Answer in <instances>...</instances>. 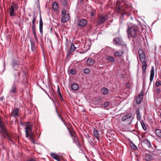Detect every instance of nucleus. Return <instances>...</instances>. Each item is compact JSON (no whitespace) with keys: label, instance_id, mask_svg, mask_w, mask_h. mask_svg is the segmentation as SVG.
<instances>
[{"label":"nucleus","instance_id":"nucleus-35","mask_svg":"<svg viewBox=\"0 0 161 161\" xmlns=\"http://www.w3.org/2000/svg\"><path fill=\"white\" fill-rule=\"evenodd\" d=\"M154 76V69L153 67H152V80H153Z\"/></svg>","mask_w":161,"mask_h":161},{"label":"nucleus","instance_id":"nucleus-38","mask_svg":"<svg viewBox=\"0 0 161 161\" xmlns=\"http://www.w3.org/2000/svg\"><path fill=\"white\" fill-rule=\"evenodd\" d=\"M155 85L156 86H158L159 85L161 86V81H158L156 82Z\"/></svg>","mask_w":161,"mask_h":161},{"label":"nucleus","instance_id":"nucleus-45","mask_svg":"<svg viewBox=\"0 0 161 161\" xmlns=\"http://www.w3.org/2000/svg\"><path fill=\"white\" fill-rule=\"evenodd\" d=\"M95 14V13L93 12H91V16H93Z\"/></svg>","mask_w":161,"mask_h":161},{"label":"nucleus","instance_id":"nucleus-32","mask_svg":"<svg viewBox=\"0 0 161 161\" xmlns=\"http://www.w3.org/2000/svg\"><path fill=\"white\" fill-rule=\"evenodd\" d=\"M84 73L86 74H89L90 72V70L89 69L86 68L84 70Z\"/></svg>","mask_w":161,"mask_h":161},{"label":"nucleus","instance_id":"nucleus-52","mask_svg":"<svg viewBox=\"0 0 161 161\" xmlns=\"http://www.w3.org/2000/svg\"><path fill=\"white\" fill-rule=\"evenodd\" d=\"M160 117H161V113L160 114Z\"/></svg>","mask_w":161,"mask_h":161},{"label":"nucleus","instance_id":"nucleus-19","mask_svg":"<svg viewBox=\"0 0 161 161\" xmlns=\"http://www.w3.org/2000/svg\"><path fill=\"white\" fill-rule=\"evenodd\" d=\"M58 3L54 2L53 3L52 5V9L54 11H56L58 10Z\"/></svg>","mask_w":161,"mask_h":161},{"label":"nucleus","instance_id":"nucleus-43","mask_svg":"<svg viewBox=\"0 0 161 161\" xmlns=\"http://www.w3.org/2000/svg\"><path fill=\"white\" fill-rule=\"evenodd\" d=\"M59 97L60 99L61 100V101H64V99L62 95L61 96H59Z\"/></svg>","mask_w":161,"mask_h":161},{"label":"nucleus","instance_id":"nucleus-47","mask_svg":"<svg viewBox=\"0 0 161 161\" xmlns=\"http://www.w3.org/2000/svg\"><path fill=\"white\" fill-rule=\"evenodd\" d=\"M27 161H36L35 159H31L28 160Z\"/></svg>","mask_w":161,"mask_h":161},{"label":"nucleus","instance_id":"nucleus-25","mask_svg":"<svg viewBox=\"0 0 161 161\" xmlns=\"http://www.w3.org/2000/svg\"><path fill=\"white\" fill-rule=\"evenodd\" d=\"M101 92L104 95H107L108 93V89L105 87L103 88L101 90Z\"/></svg>","mask_w":161,"mask_h":161},{"label":"nucleus","instance_id":"nucleus-3","mask_svg":"<svg viewBox=\"0 0 161 161\" xmlns=\"http://www.w3.org/2000/svg\"><path fill=\"white\" fill-rule=\"evenodd\" d=\"M18 5L14 2L11 3V6L9 8V15L10 16H12L15 15L14 11H16L18 8Z\"/></svg>","mask_w":161,"mask_h":161},{"label":"nucleus","instance_id":"nucleus-15","mask_svg":"<svg viewBox=\"0 0 161 161\" xmlns=\"http://www.w3.org/2000/svg\"><path fill=\"white\" fill-rule=\"evenodd\" d=\"M69 15L68 14H65L63 15L61 21L63 23L67 22L69 19Z\"/></svg>","mask_w":161,"mask_h":161},{"label":"nucleus","instance_id":"nucleus-8","mask_svg":"<svg viewBox=\"0 0 161 161\" xmlns=\"http://www.w3.org/2000/svg\"><path fill=\"white\" fill-rule=\"evenodd\" d=\"M143 93L142 90L141 93L138 94L135 99L136 103L137 104H139L141 103L143 99Z\"/></svg>","mask_w":161,"mask_h":161},{"label":"nucleus","instance_id":"nucleus-10","mask_svg":"<svg viewBox=\"0 0 161 161\" xmlns=\"http://www.w3.org/2000/svg\"><path fill=\"white\" fill-rule=\"evenodd\" d=\"M138 54L141 61L145 60L146 58L145 53L142 49L140 48L139 49Z\"/></svg>","mask_w":161,"mask_h":161},{"label":"nucleus","instance_id":"nucleus-9","mask_svg":"<svg viewBox=\"0 0 161 161\" xmlns=\"http://www.w3.org/2000/svg\"><path fill=\"white\" fill-rule=\"evenodd\" d=\"M19 110L18 108H14L11 113V115L14 118H17L19 116Z\"/></svg>","mask_w":161,"mask_h":161},{"label":"nucleus","instance_id":"nucleus-21","mask_svg":"<svg viewBox=\"0 0 161 161\" xmlns=\"http://www.w3.org/2000/svg\"><path fill=\"white\" fill-rule=\"evenodd\" d=\"M31 50L32 51H35L36 49L35 43L33 41V40H30Z\"/></svg>","mask_w":161,"mask_h":161},{"label":"nucleus","instance_id":"nucleus-36","mask_svg":"<svg viewBox=\"0 0 161 161\" xmlns=\"http://www.w3.org/2000/svg\"><path fill=\"white\" fill-rule=\"evenodd\" d=\"M56 113H57V115L58 116V117L62 121V122H64V119H63V118H62L60 116V115L59 114H58V111H57V108H56Z\"/></svg>","mask_w":161,"mask_h":161},{"label":"nucleus","instance_id":"nucleus-37","mask_svg":"<svg viewBox=\"0 0 161 161\" xmlns=\"http://www.w3.org/2000/svg\"><path fill=\"white\" fill-rule=\"evenodd\" d=\"M109 104V103L108 102H106L104 103L103 104V106L104 107L106 108L107 107Z\"/></svg>","mask_w":161,"mask_h":161},{"label":"nucleus","instance_id":"nucleus-31","mask_svg":"<svg viewBox=\"0 0 161 161\" xmlns=\"http://www.w3.org/2000/svg\"><path fill=\"white\" fill-rule=\"evenodd\" d=\"M137 118L138 120H140L141 119V116L140 114L139 110L138 109L136 111Z\"/></svg>","mask_w":161,"mask_h":161},{"label":"nucleus","instance_id":"nucleus-51","mask_svg":"<svg viewBox=\"0 0 161 161\" xmlns=\"http://www.w3.org/2000/svg\"><path fill=\"white\" fill-rule=\"evenodd\" d=\"M83 0H80V1L81 2H82Z\"/></svg>","mask_w":161,"mask_h":161},{"label":"nucleus","instance_id":"nucleus-24","mask_svg":"<svg viewBox=\"0 0 161 161\" xmlns=\"http://www.w3.org/2000/svg\"><path fill=\"white\" fill-rule=\"evenodd\" d=\"M79 88V86L77 84H74L71 86V88L73 91H76Z\"/></svg>","mask_w":161,"mask_h":161},{"label":"nucleus","instance_id":"nucleus-29","mask_svg":"<svg viewBox=\"0 0 161 161\" xmlns=\"http://www.w3.org/2000/svg\"><path fill=\"white\" fill-rule=\"evenodd\" d=\"M145 160L146 161H150L151 160V156L147 153L145 154Z\"/></svg>","mask_w":161,"mask_h":161},{"label":"nucleus","instance_id":"nucleus-23","mask_svg":"<svg viewBox=\"0 0 161 161\" xmlns=\"http://www.w3.org/2000/svg\"><path fill=\"white\" fill-rule=\"evenodd\" d=\"M105 59L110 62L112 63L114 62L115 61L113 57L108 55H107L105 56Z\"/></svg>","mask_w":161,"mask_h":161},{"label":"nucleus","instance_id":"nucleus-42","mask_svg":"<svg viewBox=\"0 0 161 161\" xmlns=\"http://www.w3.org/2000/svg\"><path fill=\"white\" fill-rule=\"evenodd\" d=\"M146 143H147V145L148 147H149L151 146V143H150V141H147V142Z\"/></svg>","mask_w":161,"mask_h":161},{"label":"nucleus","instance_id":"nucleus-44","mask_svg":"<svg viewBox=\"0 0 161 161\" xmlns=\"http://www.w3.org/2000/svg\"><path fill=\"white\" fill-rule=\"evenodd\" d=\"M66 11L65 9H63L62 12V14H63V15L66 14Z\"/></svg>","mask_w":161,"mask_h":161},{"label":"nucleus","instance_id":"nucleus-39","mask_svg":"<svg viewBox=\"0 0 161 161\" xmlns=\"http://www.w3.org/2000/svg\"><path fill=\"white\" fill-rule=\"evenodd\" d=\"M131 148L133 150H136L137 148V147L134 144L132 145H131Z\"/></svg>","mask_w":161,"mask_h":161},{"label":"nucleus","instance_id":"nucleus-34","mask_svg":"<svg viewBox=\"0 0 161 161\" xmlns=\"http://www.w3.org/2000/svg\"><path fill=\"white\" fill-rule=\"evenodd\" d=\"M69 73L72 75H75L76 73V71L73 69H70L69 70Z\"/></svg>","mask_w":161,"mask_h":161},{"label":"nucleus","instance_id":"nucleus-22","mask_svg":"<svg viewBox=\"0 0 161 161\" xmlns=\"http://www.w3.org/2000/svg\"><path fill=\"white\" fill-rule=\"evenodd\" d=\"M142 62V67L143 73H145L147 68V64L145 60L141 61Z\"/></svg>","mask_w":161,"mask_h":161},{"label":"nucleus","instance_id":"nucleus-33","mask_svg":"<svg viewBox=\"0 0 161 161\" xmlns=\"http://www.w3.org/2000/svg\"><path fill=\"white\" fill-rule=\"evenodd\" d=\"M141 124L142 127V128L144 130H145L147 129L146 127V126L143 121H141L140 122Z\"/></svg>","mask_w":161,"mask_h":161},{"label":"nucleus","instance_id":"nucleus-7","mask_svg":"<svg viewBox=\"0 0 161 161\" xmlns=\"http://www.w3.org/2000/svg\"><path fill=\"white\" fill-rule=\"evenodd\" d=\"M20 71L18 69L14 70V83H18L20 78L19 75L20 74Z\"/></svg>","mask_w":161,"mask_h":161},{"label":"nucleus","instance_id":"nucleus-13","mask_svg":"<svg viewBox=\"0 0 161 161\" xmlns=\"http://www.w3.org/2000/svg\"><path fill=\"white\" fill-rule=\"evenodd\" d=\"M87 23V21L85 19H82L78 21L77 25L80 27L85 26Z\"/></svg>","mask_w":161,"mask_h":161},{"label":"nucleus","instance_id":"nucleus-12","mask_svg":"<svg viewBox=\"0 0 161 161\" xmlns=\"http://www.w3.org/2000/svg\"><path fill=\"white\" fill-rule=\"evenodd\" d=\"M114 41L116 45H124V42L122 41L121 39L119 37H116L114 40Z\"/></svg>","mask_w":161,"mask_h":161},{"label":"nucleus","instance_id":"nucleus-40","mask_svg":"<svg viewBox=\"0 0 161 161\" xmlns=\"http://www.w3.org/2000/svg\"><path fill=\"white\" fill-rule=\"evenodd\" d=\"M34 134H31V136H30L29 137H30V140L33 142L34 141V139L33 138V136H34Z\"/></svg>","mask_w":161,"mask_h":161},{"label":"nucleus","instance_id":"nucleus-5","mask_svg":"<svg viewBox=\"0 0 161 161\" xmlns=\"http://www.w3.org/2000/svg\"><path fill=\"white\" fill-rule=\"evenodd\" d=\"M69 133L71 136L73 137V142L76 144L77 147H78L80 150H81V145L80 143L78 138L76 136L75 133H73V135H72L71 132H69Z\"/></svg>","mask_w":161,"mask_h":161},{"label":"nucleus","instance_id":"nucleus-48","mask_svg":"<svg viewBox=\"0 0 161 161\" xmlns=\"http://www.w3.org/2000/svg\"><path fill=\"white\" fill-rule=\"evenodd\" d=\"M160 92V89H158L157 90V92L158 93H159Z\"/></svg>","mask_w":161,"mask_h":161},{"label":"nucleus","instance_id":"nucleus-18","mask_svg":"<svg viewBox=\"0 0 161 161\" xmlns=\"http://www.w3.org/2000/svg\"><path fill=\"white\" fill-rule=\"evenodd\" d=\"M86 64L89 66H92L94 64V61L92 58H89L87 60Z\"/></svg>","mask_w":161,"mask_h":161},{"label":"nucleus","instance_id":"nucleus-27","mask_svg":"<svg viewBox=\"0 0 161 161\" xmlns=\"http://www.w3.org/2000/svg\"><path fill=\"white\" fill-rule=\"evenodd\" d=\"M76 48L75 47L74 45L73 44H72L69 51V53H71L73 52L75 50Z\"/></svg>","mask_w":161,"mask_h":161},{"label":"nucleus","instance_id":"nucleus-50","mask_svg":"<svg viewBox=\"0 0 161 161\" xmlns=\"http://www.w3.org/2000/svg\"><path fill=\"white\" fill-rule=\"evenodd\" d=\"M44 90V92H45V93H46V94H47V95H49L47 93L46 91H45L44 90Z\"/></svg>","mask_w":161,"mask_h":161},{"label":"nucleus","instance_id":"nucleus-1","mask_svg":"<svg viewBox=\"0 0 161 161\" xmlns=\"http://www.w3.org/2000/svg\"><path fill=\"white\" fill-rule=\"evenodd\" d=\"M127 32L129 39L136 38L140 34L139 29L136 25H133L131 27L128 26L127 30Z\"/></svg>","mask_w":161,"mask_h":161},{"label":"nucleus","instance_id":"nucleus-17","mask_svg":"<svg viewBox=\"0 0 161 161\" xmlns=\"http://www.w3.org/2000/svg\"><path fill=\"white\" fill-rule=\"evenodd\" d=\"M93 134L95 137L98 140H99L100 138L99 137V131L96 129L94 128L93 129Z\"/></svg>","mask_w":161,"mask_h":161},{"label":"nucleus","instance_id":"nucleus-16","mask_svg":"<svg viewBox=\"0 0 161 161\" xmlns=\"http://www.w3.org/2000/svg\"><path fill=\"white\" fill-rule=\"evenodd\" d=\"M40 19L39 21V30L40 33L42 35L43 23L41 18V16H40Z\"/></svg>","mask_w":161,"mask_h":161},{"label":"nucleus","instance_id":"nucleus-30","mask_svg":"<svg viewBox=\"0 0 161 161\" xmlns=\"http://www.w3.org/2000/svg\"><path fill=\"white\" fill-rule=\"evenodd\" d=\"M156 134L158 136L161 138V130L160 129H157L155 130Z\"/></svg>","mask_w":161,"mask_h":161},{"label":"nucleus","instance_id":"nucleus-6","mask_svg":"<svg viewBox=\"0 0 161 161\" xmlns=\"http://www.w3.org/2000/svg\"><path fill=\"white\" fill-rule=\"evenodd\" d=\"M36 19L34 15H33V19L32 20V30L33 32L34 37L36 40H37V35L36 33V29L35 26V23Z\"/></svg>","mask_w":161,"mask_h":161},{"label":"nucleus","instance_id":"nucleus-28","mask_svg":"<svg viewBox=\"0 0 161 161\" xmlns=\"http://www.w3.org/2000/svg\"><path fill=\"white\" fill-rule=\"evenodd\" d=\"M51 156L52 157V158L54 159H56L58 161H60V159L59 158L58 156L56 154L54 153H52Z\"/></svg>","mask_w":161,"mask_h":161},{"label":"nucleus","instance_id":"nucleus-11","mask_svg":"<svg viewBox=\"0 0 161 161\" xmlns=\"http://www.w3.org/2000/svg\"><path fill=\"white\" fill-rule=\"evenodd\" d=\"M108 16L107 15H102L99 18L97 23L99 24H101L105 21L108 19Z\"/></svg>","mask_w":161,"mask_h":161},{"label":"nucleus","instance_id":"nucleus-49","mask_svg":"<svg viewBox=\"0 0 161 161\" xmlns=\"http://www.w3.org/2000/svg\"><path fill=\"white\" fill-rule=\"evenodd\" d=\"M150 83L151 82V74H150Z\"/></svg>","mask_w":161,"mask_h":161},{"label":"nucleus","instance_id":"nucleus-2","mask_svg":"<svg viewBox=\"0 0 161 161\" xmlns=\"http://www.w3.org/2000/svg\"><path fill=\"white\" fill-rule=\"evenodd\" d=\"M25 133L26 137H29L31 134H34V133L32 131L33 126L29 122H27L25 124Z\"/></svg>","mask_w":161,"mask_h":161},{"label":"nucleus","instance_id":"nucleus-14","mask_svg":"<svg viewBox=\"0 0 161 161\" xmlns=\"http://www.w3.org/2000/svg\"><path fill=\"white\" fill-rule=\"evenodd\" d=\"M18 83H14H14L11 86V88L9 91V92L10 94L13 93L15 94L16 93L17 91V89L16 86H15Z\"/></svg>","mask_w":161,"mask_h":161},{"label":"nucleus","instance_id":"nucleus-20","mask_svg":"<svg viewBox=\"0 0 161 161\" xmlns=\"http://www.w3.org/2000/svg\"><path fill=\"white\" fill-rule=\"evenodd\" d=\"M124 53V52L123 50H119L115 53L114 55L116 57H120L123 55Z\"/></svg>","mask_w":161,"mask_h":161},{"label":"nucleus","instance_id":"nucleus-26","mask_svg":"<svg viewBox=\"0 0 161 161\" xmlns=\"http://www.w3.org/2000/svg\"><path fill=\"white\" fill-rule=\"evenodd\" d=\"M118 9L119 13H120L122 16H124L126 14V12L124 10H122L120 8L118 7Z\"/></svg>","mask_w":161,"mask_h":161},{"label":"nucleus","instance_id":"nucleus-41","mask_svg":"<svg viewBox=\"0 0 161 161\" xmlns=\"http://www.w3.org/2000/svg\"><path fill=\"white\" fill-rule=\"evenodd\" d=\"M58 94L59 96H61L62 95L61 94V92H60V89H59V88L58 87Z\"/></svg>","mask_w":161,"mask_h":161},{"label":"nucleus","instance_id":"nucleus-46","mask_svg":"<svg viewBox=\"0 0 161 161\" xmlns=\"http://www.w3.org/2000/svg\"><path fill=\"white\" fill-rule=\"evenodd\" d=\"M126 86H127L128 88H130V84L129 83H127L126 84Z\"/></svg>","mask_w":161,"mask_h":161},{"label":"nucleus","instance_id":"nucleus-4","mask_svg":"<svg viewBox=\"0 0 161 161\" xmlns=\"http://www.w3.org/2000/svg\"><path fill=\"white\" fill-rule=\"evenodd\" d=\"M122 121H125L126 124L130 125L132 121V114L129 113L126 114L122 118Z\"/></svg>","mask_w":161,"mask_h":161}]
</instances>
